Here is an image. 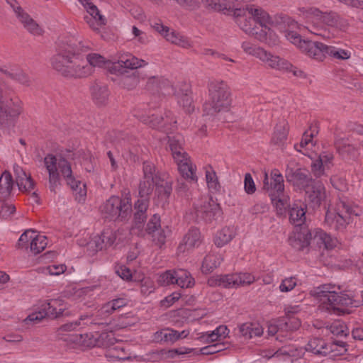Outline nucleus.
I'll use <instances>...</instances> for the list:
<instances>
[{
	"label": "nucleus",
	"instance_id": "16",
	"mask_svg": "<svg viewBox=\"0 0 363 363\" xmlns=\"http://www.w3.org/2000/svg\"><path fill=\"white\" fill-rule=\"evenodd\" d=\"M127 300L123 298H118L108 301L104 304L96 313V318L91 320V324L103 325L104 323L99 322L98 320H104L108 315L112 314L116 310H118L127 305Z\"/></svg>",
	"mask_w": 363,
	"mask_h": 363
},
{
	"label": "nucleus",
	"instance_id": "61",
	"mask_svg": "<svg viewBox=\"0 0 363 363\" xmlns=\"http://www.w3.org/2000/svg\"><path fill=\"white\" fill-rule=\"evenodd\" d=\"M67 267L65 264H52L43 269V272L50 275L57 276L65 272Z\"/></svg>",
	"mask_w": 363,
	"mask_h": 363
},
{
	"label": "nucleus",
	"instance_id": "15",
	"mask_svg": "<svg viewBox=\"0 0 363 363\" xmlns=\"http://www.w3.org/2000/svg\"><path fill=\"white\" fill-rule=\"evenodd\" d=\"M173 94L176 97L177 104L183 108L185 112L191 113L194 111L191 86L189 84L186 82L178 84L175 86Z\"/></svg>",
	"mask_w": 363,
	"mask_h": 363
},
{
	"label": "nucleus",
	"instance_id": "46",
	"mask_svg": "<svg viewBox=\"0 0 363 363\" xmlns=\"http://www.w3.org/2000/svg\"><path fill=\"white\" fill-rule=\"evenodd\" d=\"M85 60L87 65L90 66V76L94 73L95 67H103L107 62L106 58L99 53H85Z\"/></svg>",
	"mask_w": 363,
	"mask_h": 363
},
{
	"label": "nucleus",
	"instance_id": "17",
	"mask_svg": "<svg viewBox=\"0 0 363 363\" xmlns=\"http://www.w3.org/2000/svg\"><path fill=\"white\" fill-rule=\"evenodd\" d=\"M116 238L117 233L116 231L106 229L101 235H95L88 243V245L94 250H101L113 245Z\"/></svg>",
	"mask_w": 363,
	"mask_h": 363
},
{
	"label": "nucleus",
	"instance_id": "20",
	"mask_svg": "<svg viewBox=\"0 0 363 363\" xmlns=\"http://www.w3.org/2000/svg\"><path fill=\"white\" fill-rule=\"evenodd\" d=\"M90 94L95 104L97 106H104L107 104L110 91L108 86L99 81L92 82L89 86Z\"/></svg>",
	"mask_w": 363,
	"mask_h": 363
},
{
	"label": "nucleus",
	"instance_id": "26",
	"mask_svg": "<svg viewBox=\"0 0 363 363\" xmlns=\"http://www.w3.org/2000/svg\"><path fill=\"white\" fill-rule=\"evenodd\" d=\"M13 172L16 176V183L21 191L30 192L34 189L35 182L31 176L27 174L20 166L15 164Z\"/></svg>",
	"mask_w": 363,
	"mask_h": 363
},
{
	"label": "nucleus",
	"instance_id": "62",
	"mask_svg": "<svg viewBox=\"0 0 363 363\" xmlns=\"http://www.w3.org/2000/svg\"><path fill=\"white\" fill-rule=\"evenodd\" d=\"M161 228L160 217L157 214H154L147 224L146 231L150 234Z\"/></svg>",
	"mask_w": 363,
	"mask_h": 363
},
{
	"label": "nucleus",
	"instance_id": "44",
	"mask_svg": "<svg viewBox=\"0 0 363 363\" xmlns=\"http://www.w3.org/2000/svg\"><path fill=\"white\" fill-rule=\"evenodd\" d=\"M334 289L335 286L331 284H323L314 289L313 295L320 299L323 308L328 303L327 298H329L330 295L335 293Z\"/></svg>",
	"mask_w": 363,
	"mask_h": 363
},
{
	"label": "nucleus",
	"instance_id": "57",
	"mask_svg": "<svg viewBox=\"0 0 363 363\" xmlns=\"http://www.w3.org/2000/svg\"><path fill=\"white\" fill-rule=\"evenodd\" d=\"M235 280L238 287L245 286L252 284L255 277L250 273H238L235 274Z\"/></svg>",
	"mask_w": 363,
	"mask_h": 363
},
{
	"label": "nucleus",
	"instance_id": "38",
	"mask_svg": "<svg viewBox=\"0 0 363 363\" xmlns=\"http://www.w3.org/2000/svg\"><path fill=\"white\" fill-rule=\"evenodd\" d=\"M169 145L174 160H180L182 156L187 153L182 147L183 138L180 135L168 136Z\"/></svg>",
	"mask_w": 363,
	"mask_h": 363
},
{
	"label": "nucleus",
	"instance_id": "1",
	"mask_svg": "<svg viewBox=\"0 0 363 363\" xmlns=\"http://www.w3.org/2000/svg\"><path fill=\"white\" fill-rule=\"evenodd\" d=\"M88 45L74 38L59 42L57 52L50 60L52 67L62 76L71 79H82L90 76V66L85 60Z\"/></svg>",
	"mask_w": 363,
	"mask_h": 363
},
{
	"label": "nucleus",
	"instance_id": "39",
	"mask_svg": "<svg viewBox=\"0 0 363 363\" xmlns=\"http://www.w3.org/2000/svg\"><path fill=\"white\" fill-rule=\"evenodd\" d=\"M272 203L276 208L277 215L281 216L285 215L286 209H289L291 206L289 203V197L282 194H269Z\"/></svg>",
	"mask_w": 363,
	"mask_h": 363
},
{
	"label": "nucleus",
	"instance_id": "53",
	"mask_svg": "<svg viewBox=\"0 0 363 363\" xmlns=\"http://www.w3.org/2000/svg\"><path fill=\"white\" fill-rule=\"evenodd\" d=\"M35 232L32 230H27L20 236L18 242L16 244V247L18 249H26L28 250L29 247L28 242H31L32 238H33Z\"/></svg>",
	"mask_w": 363,
	"mask_h": 363
},
{
	"label": "nucleus",
	"instance_id": "40",
	"mask_svg": "<svg viewBox=\"0 0 363 363\" xmlns=\"http://www.w3.org/2000/svg\"><path fill=\"white\" fill-rule=\"evenodd\" d=\"M13 186V181L11 173L8 171L4 172L0 177V198H9Z\"/></svg>",
	"mask_w": 363,
	"mask_h": 363
},
{
	"label": "nucleus",
	"instance_id": "9",
	"mask_svg": "<svg viewBox=\"0 0 363 363\" xmlns=\"http://www.w3.org/2000/svg\"><path fill=\"white\" fill-rule=\"evenodd\" d=\"M191 213L196 221L203 220L211 223L222 218L223 211L219 203L212 199L201 198L194 203Z\"/></svg>",
	"mask_w": 363,
	"mask_h": 363
},
{
	"label": "nucleus",
	"instance_id": "30",
	"mask_svg": "<svg viewBox=\"0 0 363 363\" xmlns=\"http://www.w3.org/2000/svg\"><path fill=\"white\" fill-rule=\"evenodd\" d=\"M172 191L171 182L160 179L156 180L155 195L157 196L158 202L161 203L162 207L167 203Z\"/></svg>",
	"mask_w": 363,
	"mask_h": 363
},
{
	"label": "nucleus",
	"instance_id": "13",
	"mask_svg": "<svg viewBox=\"0 0 363 363\" xmlns=\"http://www.w3.org/2000/svg\"><path fill=\"white\" fill-rule=\"evenodd\" d=\"M327 298L328 303L324 308L330 313L340 314L345 313V309L343 307L357 306L353 299L345 294H339L335 291V294L330 295V297Z\"/></svg>",
	"mask_w": 363,
	"mask_h": 363
},
{
	"label": "nucleus",
	"instance_id": "55",
	"mask_svg": "<svg viewBox=\"0 0 363 363\" xmlns=\"http://www.w3.org/2000/svg\"><path fill=\"white\" fill-rule=\"evenodd\" d=\"M96 342L95 343L97 346L108 347L114 343V337L112 333H101L96 335Z\"/></svg>",
	"mask_w": 363,
	"mask_h": 363
},
{
	"label": "nucleus",
	"instance_id": "58",
	"mask_svg": "<svg viewBox=\"0 0 363 363\" xmlns=\"http://www.w3.org/2000/svg\"><path fill=\"white\" fill-rule=\"evenodd\" d=\"M151 235L153 242L159 247H162L166 241V232L163 228H160L149 234Z\"/></svg>",
	"mask_w": 363,
	"mask_h": 363
},
{
	"label": "nucleus",
	"instance_id": "10",
	"mask_svg": "<svg viewBox=\"0 0 363 363\" xmlns=\"http://www.w3.org/2000/svg\"><path fill=\"white\" fill-rule=\"evenodd\" d=\"M6 3L13 9L16 18L23 24L30 33L34 35H40L42 34V29L39 25L26 13L20 6L16 0H6Z\"/></svg>",
	"mask_w": 363,
	"mask_h": 363
},
{
	"label": "nucleus",
	"instance_id": "45",
	"mask_svg": "<svg viewBox=\"0 0 363 363\" xmlns=\"http://www.w3.org/2000/svg\"><path fill=\"white\" fill-rule=\"evenodd\" d=\"M176 284L181 288H191L194 284V279L191 277L190 272L183 269H177Z\"/></svg>",
	"mask_w": 363,
	"mask_h": 363
},
{
	"label": "nucleus",
	"instance_id": "12",
	"mask_svg": "<svg viewBox=\"0 0 363 363\" xmlns=\"http://www.w3.org/2000/svg\"><path fill=\"white\" fill-rule=\"evenodd\" d=\"M285 177L288 182L291 183L299 189H305L306 187H310V184L313 182L308 172L301 168L294 169L287 167Z\"/></svg>",
	"mask_w": 363,
	"mask_h": 363
},
{
	"label": "nucleus",
	"instance_id": "2",
	"mask_svg": "<svg viewBox=\"0 0 363 363\" xmlns=\"http://www.w3.org/2000/svg\"><path fill=\"white\" fill-rule=\"evenodd\" d=\"M238 26L245 33L255 35L259 41H264L267 30L273 22L269 14L261 8L247 6L243 8L232 6L230 11Z\"/></svg>",
	"mask_w": 363,
	"mask_h": 363
},
{
	"label": "nucleus",
	"instance_id": "36",
	"mask_svg": "<svg viewBox=\"0 0 363 363\" xmlns=\"http://www.w3.org/2000/svg\"><path fill=\"white\" fill-rule=\"evenodd\" d=\"M189 334V332L186 330L179 332L173 329L165 328L160 333H157V338H160L161 341L173 343L180 339L186 337Z\"/></svg>",
	"mask_w": 363,
	"mask_h": 363
},
{
	"label": "nucleus",
	"instance_id": "27",
	"mask_svg": "<svg viewBox=\"0 0 363 363\" xmlns=\"http://www.w3.org/2000/svg\"><path fill=\"white\" fill-rule=\"evenodd\" d=\"M201 243V233L198 228H191L184 235L182 242L178 246L179 252H184Z\"/></svg>",
	"mask_w": 363,
	"mask_h": 363
},
{
	"label": "nucleus",
	"instance_id": "56",
	"mask_svg": "<svg viewBox=\"0 0 363 363\" xmlns=\"http://www.w3.org/2000/svg\"><path fill=\"white\" fill-rule=\"evenodd\" d=\"M177 270H167L160 274L158 281L160 284L167 286L170 284H176Z\"/></svg>",
	"mask_w": 363,
	"mask_h": 363
},
{
	"label": "nucleus",
	"instance_id": "32",
	"mask_svg": "<svg viewBox=\"0 0 363 363\" xmlns=\"http://www.w3.org/2000/svg\"><path fill=\"white\" fill-rule=\"evenodd\" d=\"M149 206V198H139L135 203L134 220L140 227L147 219V211Z\"/></svg>",
	"mask_w": 363,
	"mask_h": 363
},
{
	"label": "nucleus",
	"instance_id": "35",
	"mask_svg": "<svg viewBox=\"0 0 363 363\" xmlns=\"http://www.w3.org/2000/svg\"><path fill=\"white\" fill-rule=\"evenodd\" d=\"M306 212L303 205L294 203L289 209L290 222L296 227L301 226L306 220Z\"/></svg>",
	"mask_w": 363,
	"mask_h": 363
},
{
	"label": "nucleus",
	"instance_id": "19",
	"mask_svg": "<svg viewBox=\"0 0 363 363\" xmlns=\"http://www.w3.org/2000/svg\"><path fill=\"white\" fill-rule=\"evenodd\" d=\"M326 48L327 45L322 43L306 40L301 43L300 50L309 57L323 61L326 57Z\"/></svg>",
	"mask_w": 363,
	"mask_h": 363
},
{
	"label": "nucleus",
	"instance_id": "8",
	"mask_svg": "<svg viewBox=\"0 0 363 363\" xmlns=\"http://www.w3.org/2000/svg\"><path fill=\"white\" fill-rule=\"evenodd\" d=\"M102 217L109 220H123L130 216L132 205L128 198L112 196L99 208Z\"/></svg>",
	"mask_w": 363,
	"mask_h": 363
},
{
	"label": "nucleus",
	"instance_id": "59",
	"mask_svg": "<svg viewBox=\"0 0 363 363\" xmlns=\"http://www.w3.org/2000/svg\"><path fill=\"white\" fill-rule=\"evenodd\" d=\"M158 85V93L160 92L164 95H169L171 94H174V91H175V87L171 84L170 82L163 77H160V81Z\"/></svg>",
	"mask_w": 363,
	"mask_h": 363
},
{
	"label": "nucleus",
	"instance_id": "41",
	"mask_svg": "<svg viewBox=\"0 0 363 363\" xmlns=\"http://www.w3.org/2000/svg\"><path fill=\"white\" fill-rule=\"evenodd\" d=\"M223 257L220 254H209L206 255L203 261L201 269L205 274L211 272L220 266Z\"/></svg>",
	"mask_w": 363,
	"mask_h": 363
},
{
	"label": "nucleus",
	"instance_id": "54",
	"mask_svg": "<svg viewBox=\"0 0 363 363\" xmlns=\"http://www.w3.org/2000/svg\"><path fill=\"white\" fill-rule=\"evenodd\" d=\"M206 179L208 187L212 192H217L219 191L220 186L215 172L206 171Z\"/></svg>",
	"mask_w": 363,
	"mask_h": 363
},
{
	"label": "nucleus",
	"instance_id": "5",
	"mask_svg": "<svg viewBox=\"0 0 363 363\" xmlns=\"http://www.w3.org/2000/svg\"><path fill=\"white\" fill-rule=\"evenodd\" d=\"M209 101L203 105L207 115L229 110L232 99L230 89L223 81L213 80L208 84Z\"/></svg>",
	"mask_w": 363,
	"mask_h": 363
},
{
	"label": "nucleus",
	"instance_id": "7",
	"mask_svg": "<svg viewBox=\"0 0 363 363\" xmlns=\"http://www.w3.org/2000/svg\"><path fill=\"white\" fill-rule=\"evenodd\" d=\"M352 216H359L357 208L351 206L346 201L340 200L336 204V209L334 212L327 211L325 223L331 229L342 232L352 222Z\"/></svg>",
	"mask_w": 363,
	"mask_h": 363
},
{
	"label": "nucleus",
	"instance_id": "48",
	"mask_svg": "<svg viewBox=\"0 0 363 363\" xmlns=\"http://www.w3.org/2000/svg\"><path fill=\"white\" fill-rule=\"evenodd\" d=\"M48 245L47 237L41 235H34L29 245L30 252L34 255L39 254L45 250Z\"/></svg>",
	"mask_w": 363,
	"mask_h": 363
},
{
	"label": "nucleus",
	"instance_id": "50",
	"mask_svg": "<svg viewBox=\"0 0 363 363\" xmlns=\"http://www.w3.org/2000/svg\"><path fill=\"white\" fill-rule=\"evenodd\" d=\"M16 212V207L8 198H0V218L9 219Z\"/></svg>",
	"mask_w": 363,
	"mask_h": 363
},
{
	"label": "nucleus",
	"instance_id": "21",
	"mask_svg": "<svg viewBox=\"0 0 363 363\" xmlns=\"http://www.w3.org/2000/svg\"><path fill=\"white\" fill-rule=\"evenodd\" d=\"M257 57L272 69L284 70L292 68V65L289 62L279 56L274 55L265 50H259L257 53Z\"/></svg>",
	"mask_w": 363,
	"mask_h": 363
},
{
	"label": "nucleus",
	"instance_id": "43",
	"mask_svg": "<svg viewBox=\"0 0 363 363\" xmlns=\"http://www.w3.org/2000/svg\"><path fill=\"white\" fill-rule=\"evenodd\" d=\"M295 312L296 311L288 310L286 316L279 318V325L281 331H293L298 329L301 325L300 320L295 317L290 316L289 314Z\"/></svg>",
	"mask_w": 363,
	"mask_h": 363
},
{
	"label": "nucleus",
	"instance_id": "64",
	"mask_svg": "<svg viewBox=\"0 0 363 363\" xmlns=\"http://www.w3.org/2000/svg\"><path fill=\"white\" fill-rule=\"evenodd\" d=\"M198 339L201 342L206 343L221 340L218 335V333L216 332V329L211 332L201 333Z\"/></svg>",
	"mask_w": 363,
	"mask_h": 363
},
{
	"label": "nucleus",
	"instance_id": "22",
	"mask_svg": "<svg viewBox=\"0 0 363 363\" xmlns=\"http://www.w3.org/2000/svg\"><path fill=\"white\" fill-rule=\"evenodd\" d=\"M263 188L269 194H280L284 192V177L278 169H274L271 172L270 182L267 174H264Z\"/></svg>",
	"mask_w": 363,
	"mask_h": 363
},
{
	"label": "nucleus",
	"instance_id": "31",
	"mask_svg": "<svg viewBox=\"0 0 363 363\" xmlns=\"http://www.w3.org/2000/svg\"><path fill=\"white\" fill-rule=\"evenodd\" d=\"M289 132V125L285 120L280 121L275 126L272 138V143L279 147L285 144Z\"/></svg>",
	"mask_w": 363,
	"mask_h": 363
},
{
	"label": "nucleus",
	"instance_id": "34",
	"mask_svg": "<svg viewBox=\"0 0 363 363\" xmlns=\"http://www.w3.org/2000/svg\"><path fill=\"white\" fill-rule=\"evenodd\" d=\"M306 350L314 354L325 356L330 352V348L323 339L312 338L306 346Z\"/></svg>",
	"mask_w": 363,
	"mask_h": 363
},
{
	"label": "nucleus",
	"instance_id": "52",
	"mask_svg": "<svg viewBox=\"0 0 363 363\" xmlns=\"http://www.w3.org/2000/svg\"><path fill=\"white\" fill-rule=\"evenodd\" d=\"M155 182L153 180L143 179L139 186V196L140 198H148L153 190Z\"/></svg>",
	"mask_w": 363,
	"mask_h": 363
},
{
	"label": "nucleus",
	"instance_id": "60",
	"mask_svg": "<svg viewBox=\"0 0 363 363\" xmlns=\"http://www.w3.org/2000/svg\"><path fill=\"white\" fill-rule=\"evenodd\" d=\"M283 34L287 40L297 45L299 49L301 48V43L306 41V40H301V35L293 30H286L283 32Z\"/></svg>",
	"mask_w": 363,
	"mask_h": 363
},
{
	"label": "nucleus",
	"instance_id": "4",
	"mask_svg": "<svg viewBox=\"0 0 363 363\" xmlns=\"http://www.w3.org/2000/svg\"><path fill=\"white\" fill-rule=\"evenodd\" d=\"M300 12L306 20L307 30L315 35L324 36L326 26L340 30L348 26L347 21L333 11L323 12L318 8L310 7L301 8Z\"/></svg>",
	"mask_w": 363,
	"mask_h": 363
},
{
	"label": "nucleus",
	"instance_id": "51",
	"mask_svg": "<svg viewBox=\"0 0 363 363\" xmlns=\"http://www.w3.org/2000/svg\"><path fill=\"white\" fill-rule=\"evenodd\" d=\"M326 50V55H328L337 60H347L351 57V52L349 50L337 48L334 46L327 45Z\"/></svg>",
	"mask_w": 363,
	"mask_h": 363
},
{
	"label": "nucleus",
	"instance_id": "42",
	"mask_svg": "<svg viewBox=\"0 0 363 363\" xmlns=\"http://www.w3.org/2000/svg\"><path fill=\"white\" fill-rule=\"evenodd\" d=\"M203 6L210 10L221 11L225 14H230L232 5L225 0H201Z\"/></svg>",
	"mask_w": 363,
	"mask_h": 363
},
{
	"label": "nucleus",
	"instance_id": "28",
	"mask_svg": "<svg viewBox=\"0 0 363 363\" xmlns=\"http://www.w3.org/2000/svg\"><path fill=\"white\" fill-rule=\"evenodd\" d=\"M311 233V243L316 245L320 248L332 249L336 245V240L320 229H315Z\"/></svg>",
	"mask_w": 363,
	"mask_h": 363
},
{
	"label": "nucleus",
	"instance_id": "33",
	"mask_svg": "<svg viewBox=\"0 0 363 363\" xmlns=\"http://www.w3.org/2000/svg\"><path fill=\"white\" fill-rule=\"evenodd\" d=\"M208 284L211 286L224 288H237L235 274L216 275L208 279Z\"/></svg>",
	"mask_w": 363,
	"mask_h": 363
},
{
	"label": "nucleus",
	"instance_id": "3",
	"mask_svg": "<svg viewBox=\"0 0 363 363\" xmlns=\"http://www.w3.org/2000/svg\"><path fill=\"white\" fill-rule=\"evenodd\" d=\"M44 163L48 172L51 191H55L56 187L60 184L59 169L67 185L73 191L75 199L78 202H82L85 200L86 196V185L75 179L72 174L71 165L67 160L63 157L57 159L53 155H48L44 158Z\"/></svg>",
	"mask_w": 363,
	"mask_h": 363
},
{
	"label": "nucleus",
	"instance_id": "18",
	"mask_svg": "<svg viewBox=\"0 0 363 363\" xmlns=\"http://www.w3.org/2000/svg\"><path fill=\"white\" fill-rule=\"evenodd\" d=\"M145 123H149L152 127L160 128L163 131L168 133V131L173 130L175 128L177 121L174 119L173 114L170 111L164 113V116H157L152 115L150 117L143 119Z\"/></svg>",
	"mask_w": 363,
	"mask_h": 363
},
{
	"label": "nucleus",
	"instance_id": "47",
	"mask_svg": "<svg viewBox=\"0 0 363 363\" xmlns=\"http://www.w3.org/2000/svg\"><path fill=\"white\" fill-rule=\"evenodd\" d=\"M234 237V232L233 228L225 227L219 230L215 238L214 242L218 247H223L228 243Z\"/></svg>",
	"mask_w": 363,
	"mask_h": 363
},
{
	"label": "nucleus",
	"instance_id": "23",
	"mask_svg": "<svg viewBox=\"0 0 363 363\" xmlns=\"http://www.w3.org/2000/svg\"><path fill=\"white\" fill-rule=\"evenodd\" d=\"M311 230L306 227H301L289 239L290 245L296 250H303L311 244Z\"/></svg>",
	"mask_w": 363,
	"mask_h": 363
},
{
	"label": "nucleus",
	"instance_id": "25",
	"mask_svg": "<svg viewBox=\"0 0 363 363\" xmlns=\"http://www.w3.org/2000/svg\"><path fill=\"white\" fill-rule=\"evenodd\" d=\"M177 164L178 169L183 179L188 182H197L195 174L196 167L193 165L188 154L184 155L180 160H174Z\"/></svg>",
	"mask_w": 363,
	"mask_h": 363
},
{
	"label": "nucleus",
	"instance_id": "24",
	"mask_svg": "<svg viewBox=\"0 0 363 363\" xmlns=\"http://www.w3.org/2000/svg\"><path fill=\"white\" fill-rule=\"evenodd\" d=\"M309 203L313 208L320 206L325 198V190L323 184L320 182L313 181L310 187L304 189Z\"/></svg>",
	"mask_w": 363,
	"mask_h": 363
},
{
	"label": "nucleus",
	"instance_id": "14",
	"mask_svg": "<svg viewBox=\"0 0 363 363\" xmlns=\"http://www.w3.org/2000/svg\"><path fill=\"white\" fill-rule=\"evenodd\" d=\"M89 15L84 16L86 22L94 30H99V27L106 25V18L100 13L99 10L90 0H78Z\"/></svg>",
	"mask_w": 363,
	"mask_h": 363
},
{
	"label": "nucleus",
	"instance_id": "63",
	"mask_svg": "<svg viewBox=\"0 0 363 363\" xmlns=\"http://www.w3.org/2000/svg\"><path fill=\"white\" fill-rule=\"evenodd\" d=\"M143 179L156 181L159 179L157 177H155V167L153 164L150 162L143 163Z\"/></svg>",
	"mask_w": 363,
	"mask_h": 363
},
{
	"label": "nucleus",
	"instance_id": "11",
	"mask_svg": "<svg viewBox=\"0 0 363 363\" xmlns=\"http://www.w3.org/2000/svg\"><path fill=\"white\" fill-rule=\"evenodd\" d=\"M60 301L57 299L51 300L49 302H45L42 305V308L38 312H34L30 314L25 320L26 324L29 323H39L45 317L50 318H56L62 314L64 309L60 308L58 311L56 306L59 305Z\"/></svg>",
	"mask_w": 363,
	"mask_h": 363
},
{
	"label": "nucleus",
	"instance_id": "37",
	"mask_svg": "<svg viewBox=\"0 0 363 363\" xmlns=\"http://www.w3.org/2000/svg\"><path fill=\"white\" fill-rule=\"evenodd\" d=\"M263 331V328L257 323H245L239 326V332L245 339L260 337Z\"/></svg>",
	"mask_w": 363,
	"mask_h": 363
},
{
	"label": "nucleus",
	"instance_id": "29",
	"mask_svg": "<svg viewBox=\"0 0 363 363\" xmlns=\"http://www.w3.org/2000/svg\"><path fill=\"white\" fill-rule=\"evenodd\" d=\"M147 65V62L142 59L133 56L130 53L122 55L118 62L113 63V69L119 67L135 69L143 67Z\"/></svg>",
	"mask_w": 363,
	"mask_h": 363
},
{
	"label": "nucleus",
	"instance_id": "6",
	"mask_svg": "<svg viewBox=\"0 0 363 363\" xmlns=\"http://www.w3.org/2000/svg\"><path fill=\"white\" fill-rule=\"evenodd\" d=\"M22 111V101L15 92L0 83V125L8 127L13 124Z\"/></svg>",
	"mask_w": 363,
	"mask_h": 363
},
{
	"label": "nucleus",
	"instance_id": "49",
	"mask_svg": "<svg viewBox=\"0 0 363 363\" xmlns=\"http://www.w3.org/2000/svg\"><path fill=\"white\" fill-rule=\"evenodd\" d=\"M0 71L4 72L11 79L16 80L23 85H30V80L29 77L23 71L20 69H11L9 71L7 69H0Z\"/></svg>",
	"mask_w": 363,
	"mask_h": 363
}]
</instances>
